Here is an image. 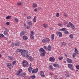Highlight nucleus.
I'll use <instances>...</instances> for the list:
<instances>
[{"label": "nucleus", "mask_w": 79, "mask_h": 79, "mask_svg": "<svg viewBox=\"0 0 79 79\" xmlns=\"http://www.w3.org/2000/svg\"><path fill=\"white\" fill-rule=\"evenodd\" d=\"M41 9V7H39L38 8V10H40Z\"/></svg>", "instance_id": "obj_60"}, {"label": "nucleus", "mask_w": 79, "mask_h": 79, "mask_svg": "<svg viewBox=\"0 0 79 79\" xmlns=\"http://www.w3.org/2000/svg\"><path fill=\"white\" fill-rule=\"evenodd\" d=\"M64 16H65V17H67V16H68V15L66 14H64Z\"/></svg>", "instance_id": "obj_55"}, {"label": "nucleus", "mask_w": 79, "mask_h": 79, "mask_svg": "<svg viewBox=\"0 0 79 79\" xmlns=\"http://www.w3.org/2000/svg\"><path fill=\"white\" fill-rule=\"evenodd\" d=\"M63 57H59V60H62V59H63Z\"/></svg>", "instance_id": "obj_52"}, {"label": "nucleus", "mask_w": 79, "mask_h": 79, "mask_svg": "<svg viewBox=\"0 0 79 79\" xmlns=\"http://www.w3.org/2000/svg\"><path fill=\"white\" fill-rule=\"evenodd\" d=\"M50 75H53V73H50Z\"/></svg>", "instance_id": "obj_61"}, {"label": "nucleus", "mask_w": 79, "mask_h": 79, "mask_svg": "<svg viewBox=\"0 0 79 79\" xmlns=\"http://www.w3.org/2000/svg\"><path fill=\"white\" fill-rule=\"evenodd\" d=\"M6 25H10V23H9V22H7L6 23Z\"/></svg>", "instance_id": "obj_54"}, {"label": "nucleus", "mask_w": 79, "mask_h": 79, "mask_svg": "<svg viewBox=\"0 0 79 79\" xmlns=\"http://www.w3.org/2000/svg\"><path fill=\"white\" fill-rule=\"evenodd\" d=\"M11 18V16H9L6 17V19H10V18Z\"/></svg>", "instance_id": "obj_36"}, {"label": "nucleus", "mask_w": 79, "mask_h": 79, "mask_svg": "<svg viewBox=\"0 0 79 79\" xmlns=\"http://www.w3.org/2000/svg\"><path fill=\"white\" fill-rule=\"evenodd\" d=\"M55 58L53 57H50L49 59V60L50 61H51V62H54L55 61Z\"/></svg>", "instance_id": "obj_9"}, {"label": "nucleus", "mask_w": 79, "mask_h": 79, "mask_svg": "<svg viewBox=\"0 0 79 79\" xmlns=\"http://www.w3.org/2000/svg\"><path fill=\"white\" fill-rule=\"evenodd\" d=\"M49 69H50L51 71H54V69H53V66L52 65H50L49 66Z\"/></svg>", "instance_id": "obj_19"}, {"label": "nucleus", "mask_w": 79, "mask_h": 79, "mask_svg": "<svg viewBox=\"0 0 79 79\" xmlns=\"http://www.w3.org/2000/svg\"><path fill=\"white\" fill-rule=\"evenodd\" d=\"M31 16H28L27 17V19H31Z\"/></svg>", "instance_id": "obj_45"}, {"label": "nucleus", "mask_w": 79, "mask_h": 79, "mask_svg": "<svg viewBox=\"0 0 79 79\" xmlns=\"http://www.w3.org/2000/svg\"><path fill=\"white\" fill-rule=\"evenodd\" d=\"M61 45H64V46H65V45H66V44L65 42H62L61 43Z\"/></svg>", "instance_id": "obj_39"}, {"label": "nucleus", "mask_w": 79, "mask_h": 79, "mask_svg": "<svg viewBox=\"0 0 79 79\" xmlns=\"http://www.w3.org/2000/svg\"><path fill=\"white\" fill-rule=\"evenodd\" d=\"M65 76H66L67 77H69V75L68 73H67L65 74Z\"/></svg>", "instance_id": "obj_42"}, {"label": "nucleus", "mask_w": 79, "mask_h": 79, "mask_svg": "<svg viewBox=\"0 0 79 79\" xmlns=\"http://www.w3.org/2000/svg\"><path fill=\"white\" fill-rule=\"evenodd\" d=\"M67 24V22H66L65 21H64V25H65Z\"/></svg>", "instance_id": "obj_48"}, {"label": "nucleus", "mask_w": 79, "mask_h": 79, "mask_svg": "<svg viewBox=\"0 0 79 79\" xmlns=\"http://www.w3.org/2000/svg\"><path fill=\"white\" fill-rule=\"evenodd\" d=\"M74 48L75 53H78V51H77V49H76V48Z\"/></svg>", "instance_id": "obj_43"}, {"label": "nucleus", "mask_w": 79, "mask_h": 79, "mask_svg": "<svg viewBox=\"0 0 79 79\" xmlns=\"http://www.w3.org/2000/svg\"><path fill=\"white\" fill-rule=\"evenodd\" d=\"M43 42L46 43V42H48L50 41V39L48 38H46L42 40Z\"/></svg>", "instance_id": "obj_2"}, {"label": "nucleus", "mask_w": 79, "mask_h": 79, "mask_svg": "<svg viewBox=\"0 0 79 79\" xmlns=\"http://www.w3.org/2000/svg\"><path fill=\"white\" fill-rule=\"evenodd\" d=\"M38 70L39 69L37 68H36L35 69H33L32 70V73L33 74H35V73H37L38 72Z\"/></svg>", "instance_id": "obj_7"}, {"label": "nucleus", "mask_w": 79, "mask_h": 79, "mask_svg": "<svg viewBox=\"0 0 79 79\" xmlns=\"http://www.w3.org/2000/svg\"><path fill=\"white\" fill-rule=\"evenodd\" d=\"M16 63V61H14L11 64H12V66H14V65H15V64Z\"/></svg>", "instance_id": "obj_41"}, {"label": "nucleus", "mask_w": 79, "mask_h": 79, "mask_svg": "<svg viewBox=\"0 0 79 79\" xmlns=\"http://www.w3.org/2000/svg\"><path fill=\"white\" fill-rule=\"evenodd\" d=\"M28 64V63L26 60H23V66L24 67H25V66H27Z\"/></svg>", "instance_id": "obj_4"}, {"label": "nucleus", "mask_w": 79, "mask_h": 79, "mask_svg": "<svg viewBox=\"0 0 79 79\" xmlns=\"http://www.w3.org/2000/svg\"><path fill=\"white\" fill-rule=\"evenodd\" d=\"M21 54L22 56H23V57H27V58H28L29 56V55L27 54V51L26 50L23 51Z\"/></svg>", "instance_id": "obj_1"}, {"label": "nucleus", "mask_w": 79, "mask_h": 79, "mask_svg": "<svg viewBox=\"0 0 79 79\" xmlns=\"http://www.w3.org/2000/svg\"><path fill=\"white\" fill-rule=\"evenodd\" d=\"M58 26H63V25L62 24H61L60 23H58Z\"/></svg>", "instance_id": "obj_51"}, {"label": "nucleus", "mask_w": 79, "mask_h": 79, "mask_svg": "<svg viewBox=\"0 0 79 79\" xmlns=\"http://www.w3.org/2000/svg\"><path fill=\"white\" fill-rule=\"evenodd\" d=\"M39 52H40V53H42V52H45V50H44V49L43 48H41L39 49Z\"/></svg>", "instance_id": "obj_16"}, {"label": "nucleus", "mask_w": 79, "mask_h": 79, "mask_svg": "<svg viewBox=\"0 0 79 79\" xmlns=\"http://www.w3.org/2000/svg\"><path fill=\"white\" fill-rule=\"evenodd\" d=\"M56 17H59V16H60V14H59V13L58 12L56 14Z\"/></svg>", "instance_id": "obj_44"}, {"label": "nucleus", "mask_w": 79, "mask_h": 79, "mask_svg": "<svg viewBox=\"0 0 79 79\" xmlns=\"http://www.w3.org/2000/svg\"><path fill=\"white\" fill-rule=\"evenodd\" d=\"M7 66L9 68V69H11L13 67V64L11 63H7Z\"/></svg>", "instance_id": "obj_5"}, {"label": "nucleus", "mask_w": 79, "mask_h": 79, "mask_svg": "<svg viewBox=\"0 0 79 79\" xmlns=\"http://www.w3.org/2000/svg\"><path fill=\"white\" fill-rule=\"evenodd\" d=\"M30 78L31 79H35V76L32 75L30 77Z\"/></svg>", "instance_id": "obj_30"}, {"label": "nucleus", "mask_w": 79, "mask_h": 79, "mask_svg": "<svg viewBox=\"0 0 79 79\" xmlns=\"http://www.w3.org/2000/svg\"><path fill=\"white\" fill-rule=\"evenodd\" d=\"M15 44L13 43H12L11 44V46H12V47H14Z\"/></svg>", "instance_id": "obj_59"}, {"label": "nucleus", "mask_w": 79, "mask_h": 79, "mask_svg": "<svg viewBox=\"0 0 79 79\" xmlns=\"http://www.w3.org/2000/svg\"><path fill=\"white\" fill-rule=\"evenodd\" d=\"M25 33H26L25 32H23L22 31L20 33V37H22V36H23V35H24V34H25Z\"/></svg>", "instance_id": "obj_17"}, {"label": "nucleus", "mask_w": 79, "mask_h": 79, "mask_svg": "<svg viewBox=\"0 0 79 79\" xmlns=\"http://www.w3.org/2000/svg\"><path fill=\"white\" fill-rule=\"evenodd\" d=\"M47 50H48V51H51V46H50V45H49L47 47Z\"/></svg>", "instance_id": "obj_20"}, {"label": "nucleus", "mask_w": 79, "mask_h": 79, "mask_svg": "<svg viewBox=\"0 0 79 79\" xmlns=\"http://www.w3.org/2000/svg\"><path fill=\"white\" fill-rule=\"evenodd\" d=\"M40 75L42 77H45V74H44V72L43 71H41L40 73Z\"/></svg>", "instance_id": "obj_8"}, {"label": "nucleus", "mask_w": 79, "mask_h": 79, "mask_svg": "<svg viewBox=\"0 0 79 79\" xmlns=\"http://www.w3.org/2000/svg\"><path fill=\"white\" fill-rule=\"evenodd\" d=\"M69 37L70 39H73V35L72 34H70L69 36Z\"/></svg>", "instance_id": "obj_40"}, {"label": "nucleus", "mask_w": 79, "mask_h": 79, "mask_svg": "<svg viewBox=\"0 0 79 79\" xmlns=\"http://www.w3.org/2000/svg\"><path fill=\"white\" fill-rule=\"evenodd\" d=\"M28 26H31L32 25V22H28Z\"/></svg>", "instance_id": "obj_26"}, {"label": "nucleus", "mask_w": 79, "mask_h": 79, "mask_svg": "<svg viewBox=\"0 0 79 79\" xmlns=\"http://www.w3.org/2000/svg\"><path fill=\"white\" fill-rule=\"evenodd\" d=\"M23 40H27V39H28V38H27V36L24 35L23 36Z\"/></svg>", "instance_id": "obj_23"}, {"label": "nucleus", "mask_w": 79, "mask_h": 79, "mask_svg": "<svg viewBox=\"0 0 79 79\" xmlns=\"http://www.w3.org/2000/svg\"><path fill=\"white\" fill-rule=\"evenodd\" d=\"M33 7H35V8H36V7H37V4H35V3H33Z\"/></svg>", "instance_id": "obj_38"}, {"label": "nucleus", "mask_w": 79, "mask_h": 79, "mask_svg": "<svg viewBox=\"0 0 79 79\" xmlns=\"http://www.w3.org/2000/svg\"><path fill=\"white\" fill-rule=\"evenodd\" d=\"M34 35V33L33 31H31L30 34V38L32 40H34V37L33 36Z\"/></svg>", "instance_id": "obj_3"}, {"label": "nucleus", "mask_w": 79, "mask_h": 79, "mask_svg": "<svg viewBox=\"0 0 79 79\" xmlns=\"http://www.w3.org/2000/svg\"><path fill=\"white\" fill-rule=\"evenodd\" d=\"M67 62H68V63H72V60H71V59H69L68 58L67 59Z\"/></svg>", "instance_id": "obj_21"}, {"label": "nucleus", "mask_w": 79, "mask_h": 79, "mask_svg": "<svg viewBox=\"0 0 79 79\" xmlns=\"http://www.w3.org/2000/svg\"><path fill=\"white\" fill-rule=\"evenodd\" d=\"M68 66L69 68H71V67H72V66H73V65H72V64H68Z\"/></svg>", "instance_id": "obj_32"}, {"label": "nucleus", "mask_w": 79, "mask_h": 79, "mask_svg": "<svg viewBox=\"0 0 79 79\" xmlns=\"http://www.w3.org/2000/svg\"><path fill=\"white\" fill-rule=\"evenodd\" d=\"M21 73H22V69H20L17 72V76H19V74Z\"/></svg>", "instance_id": "obj_13"}, {"label": "nucleus", "mask_w": 79, "mask_h": 79, "mask_svg": "<svg viewBox=\"0 0 79 79\" xmlns=\"http://www.w3.org/2000/svg\"><path fill=\"white\" fill-rule=\"evenodd\" d=\"M15 46H21V44L19 43H16L15 44Z\"/></svg>", "instance_id": "obj_25"}, {"label": "nucleus", "mask_w": 79, "mask_h": 79, "mask_svg": "<svg viewBox=\"0 0 79 79\" xmlns=\"http://www.w3.org/2000/svg\"><path fill=\"white\" fill-rule=\"evenodd\" d=\"M76 68L77 69H79V64L77 66Z\"/></svg>", "instance_id": "obj_50"}, {"label": "nucleus", "mask_w": 79, "mask_h": 79, "mask_svg": "<svg viewBox=\"0 0 79 79\" xmlns=\"http://www.w3.org/2000/svg\"><path fill=\"white\" fill-rule=\"evenodd\" d=\"M26 73H22V74L21 75V76H23V77H24V76H26Z\"/></svg>", "instance_id": "obj_31"}, {"label": "nucleus", "mask_w": 79, "mask_h": 79, "mask_svg": "<svg viewBox=\"0 0 79 79\" xmlns=\"http://www.w3.org/2000/svg\"><path fill=\"white\" fill-rule=\"evenodd\" d=\"M60 31H65L66 30V28H63L60 29Z\"/></svg>", "instance_id": "obj_37"}, {"label": "nucleus", "mask_w": 79, "mask_h": 79, "mask_svg": "<svg viewBox=\"0 0 79 79\" xmlns=\"http://www.w3.org/2000/svg\"><path fill=\"white\" fill-rule=\"evenodd\" d=\"M27 29H30V27L27 26Z\"/></svg>", "instance_id": "obj_58"}, {"label": "nucleus", "mask_w": 79, "mask_h": 79, "mask_svg": "<svg viewBox=\"0 0 79 79\" xmlns=\"http://www.w3.org/2000/svg\"><path fill=\"white\" fill-rule=\"evenodd\" d=\"M70 68H71L72 70H73V67H71Z\"/></svg>", "instance_id": "obj_62"}, {"label": "nucleus", "mask_w": 79, "mask_h": 79, "mask_svg": "<svg viewBox=\"0 0 79 79\" xmlns=\"http://www.w3.org/2000/svg\"><path fill=\"white\" fill-rule=\"evenodd\" d=\"M24 26H26V24L25 23V24H24Z\"/></svg>", "instance_id": "obj_63"}, {"label": "nucleus", "mask_w": 79, "mask_h": 79, "mask_svg": "<svg viewBox=\"0 0 79 79\" xmlns=\"http://www.w3.org/2000/svg\"><path fill=\"white\" fill-rule=\"evenodd\" d=\"M1 79H6L5 78H1Z\"/></svg>", "instance_id": "obj_64"}, {"label": "nucleus", "mask_w": 79, "mask_h": 79, "mask_svg": "<svg viewBox=\"0 0 79 79\" xmlns=\"http://www.w3.org/2000/svg\"><path fill=\"white\" fill-rule=\"evenodd\" d=\"M8 29H6L4 31V34L5 35H8Z\"/></svg>", "instance_id": "obj_12"}, {"label": "nucleus", "mask_w": 79, "mask_h": 79, "mask_svg": "<svg viewBox=\"0 0 79 79\" xmlns=\"http://www.w3.org/2000/svg\"><path fill=\"white\" fill-rule=\"evenodd\" d=\"M17 5L18 6H20V5L22 6H23V4H22V3L21 2H18Z\"/></svg>", "instance_id": "obj_27"}, {"label": "nucleus", "mask_w": 79, "mask_h": 79, "mask_svg": "<svg viewBox=\"0 0 79 79\" xmlns=\"http://www.w3.org/2000/svg\"><path fill=\"white\" fill-rule=\"evenodd\" d=\"M43 26L45 28H47L48 27V25L47 24L44 23L43 25Z\"/></svg>", "instance_id": "obj_24"}, {"label": "nucleus", "mask_w": 79, "mask_h": 79, "mask_svg": "<svg viewBox=\"0 0 79 79\" xmlns=\"http://www.w3.org/2000/svg\"><path fill=\"white\" fill-rule=\"evenodd\" d=\"M28 60H29L30 61H34V58H33V57H32L31 56H30L28 58Z\"/></svg>", "instance_id": "obj_18"}, {"label": "nucleus", "mask_w": 79, "mask_h": 79, "mask_svg": "<svg viewBox=\"0 0 79 79\" xmlns=\"http://www.w3.org/2000/svg\"><path fill=\"white\" fill-rule=\"evenodd\" d=\"M55 37V34H53L51 35V38L52 40H54Z\"/></svg>", "instance_id": "obj_34"}, {"label": "nucleus", "mask_w": 79, "mask_h": 79, "mask_svg": "<svg viewBox=\"0 0 79 79\" xmlns=\"http://www.w3.org/2000/svg\"><path fill=\"white\" fill-rule=\"evenodd\" d=\"M77 54V55H79V53H77V54L76 53H74L73 55V58H75V56L76 55V54Z\"/></svg>", "instance_id": "obj_35"}, {"label": "nucleus", "mask_w": 79, "mask_h": 79, "mask_svg": "<svg viewBox=\"0 0 79 79\" xmlns=\"http://www.w3.org/2000/svg\"><path fill=\"white\" fill-rule=\"evenodd\" d=\"M8 58H9L10 61H13V57H11V56H8Z\"/></svg>", "instance_id": "obj_28"}, {"label": "nucleus", "mask_w": 79, "mask_h": 79, "mask_svg": "<svg viewBox=\"0 0 79 79\" xmlns=\"http://www.w3.org/2000/svg\"><path fill=\"white\" fill-rule=\"evenodd\" d=\"M23 50L22 49H17V52H20V53H22L23 52Z\"/></svg>", "instance_id": "obj_14"}, {"label": "nucleus", "mask_w": 79, "mask_h": 79, "mask_svg": "<svg viewBox=\"0 0 79 79\" xmlns=\"http://www.w3.org/2000/svg\"><path fill=\"white\" fill-rule=\"evenodd\" d=\"M54 79H58V78H57V77L56 76H55Z\"/></svg>", "instance_id": "obj_57"}, {"label": "nucleus", "mask_w": 79, "mask_h": 79, "mask_svg": "<svg viewBox=\"0 0 79 79\" xmlns=\"http://www.w3.org/2000/svg\"><path fill=\"white\" fill-rule=\"evenodd\" d=\"M4 35H3L2 34H0V37H3Z\"/></svg>", "instance_id": "obj_46"}, {"label": "nucleus", "mask_w": 79, "mask_h": 79, "mask_svg": "<svg viewBox=\"0 0 79 79\" xmlns=\"http://www.w3.org/2000/svg\"><path fill=\"white\" fill-rule=\"evenodd\" d=\"M34 11L35 12H36L37 11V9L35 8L34 9Z\"/></svg>", "instance_id": "obj_56"}, {"label": "nucleus", "mask_w": 79, "mask_h": 79, "mask_svg": "<svg viewBox=\"0 0 79 79\" xmlns=\"http://www.w3.org/2000/svg\"><path fill=\"white\" fill-rule=\"evenodd\" d=\"M67 24V27H70L71 25H69V24Z\"/></svg>", "instance_id": "obj_53"}, {"label": "nucleus", "mask_w": 79, "mask_h": 79, "mask_svg": "<svg viewBox=\"0 0 79 79\" xmlns=\"http://www.w3.org/2000/svg\"><path fill=\"white\" fill-rule=\"evenodd\" d=\"M36 16H35L34 17V18L33 19V22L34 23H35V22H36Z\"/></svg>", "instance_id": "obj_33"}, {"label": "nucleus", "mask_w": 79, "mask_h": 79, "mask_svg": "<svg viewBox=\"0 0 79 79\" xmlns=\"http://www.w3.org/2000/svg\"><path fill=\"white\" fill-rule=\"evenodd\" d=\"M53 66L56 68H60V65L57 64H53Z\"/></svg>", "instance_id": "obj_15"}, {"label": "nucleus", "mask_w": 79, "mask_h": 79, "mask_svg": "<svg viewBox=\"0 0 79 79\" xmlns=\"http://www.w3.org/2000/svg\"><path fill=\"white\" fill-rule=\"evenodd\" d=\"M64 34H69V32L68 31H67L66 30H65V31L64 32Z\"/></svg>", "instance_id": "obj_29"}, {"label": "nucleus", "mask_w": 79, "mask_h": 79, "mask_svg": "<svg viewBox=\"0 0 79 79\" xmlns=\"http://www.w3.org/2000/svg\"><path fill=\"white\" fill-rule=\"evenodd\" d=\"M56 34L57 35H59V37H62V33L58 31L56 32Z\"/></svg>", "instance_id": "obj_11"}, {"label": "nucleus", "mask_w": 79, "mask_h": 79, "mask_svg": "<svg viewBox=\"0 0 79 79\" xmlns=\"http://www.w3.org/2000/svg\"><path fill=\"white\" fill-rule=\"evenodd\" d=\"M15 22H16V23H18V19H15Z\"/></svg>", "instance_id": "obj_47"}, {"label": "nucleus", "mask_w": 79, "mask_h": 79, "mask_svg": "<svg viewBox=\"0 0 79 79\" xmlns=\"http://www.w3.org/2000/svg\"><path fill=\"white\" fill-rule=\"evenodd\" d=\"M69 24H70V26L71 27L72 29V30H74V29H75V27L74 26V25L72 23L69 22Z\"/></svg>", "instance_id": "obj_6"}, {"label": "nucleus", "mask_w": 79, "mask_h": 79, "mask_svg": "<svg viewBox=\"0 0 79 79\" xmlns=\"http://www.w3.org/2000/svg\"><path fill=\"white\" fill-rule=\"evenodd\" d=\"M46 53L45 51V52H43V53H41V54L40 55V56H45V53Z\"/></svg>", "instance_id": "obj_22"}, {"label": "nucleus", "mask_w": 79, "mask_h": 79, "mask_svg": "<svg viewBox=\"0 0 79 79\" xmlns=\"http://www.w3.org/2000/svg\"><path fill=\"white\" fill-rule=\"evenodd\" d=\"M43 48L45 50H47V47L46 46H44L43 47Z\"/></svg>", "instance_id": "obj_49"}, {"label": "nucleus", "mask_w": 79, "mask_h": 79, "mask_svg": "<svg viewBox=\"0 0 79 79\" xmlns=\"http://www.w3.org/2000/svg\"><path fill=\"white\" fill-rule=\"evenodd\" d=\"M32 66V64L30 63V66L29 68H28V71L30 73H31L32 71V67H31Z\"/></svg>", "instance_id": "obj_10"}]
</instances>
